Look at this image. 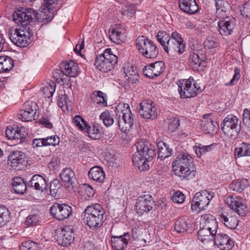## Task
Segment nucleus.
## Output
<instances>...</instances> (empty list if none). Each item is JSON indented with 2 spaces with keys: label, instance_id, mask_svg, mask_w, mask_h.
<instances>
[{
  "label": "nucleus",
  "instance_id": "nucleus-1",
  "mask_svg": "<svg viewBox=\"0 0 250 250\" xmlns=\"http://www.w3.org/2000/svg\"><path fill=\"white\" fill-rule=\"evenodd\" d=\"M137 152L133 155L134 165L141 171L148 169V162L156 155L155 146L148 141L142 139L136 143Z\"/></svg>",
  "mask_w": 250,
  "mask_h": 250
},
{
  "label": "nucleus",
  "instance_id": "nucleus-2",
  "mask_svg": "<svg viewBox=\"0 0 250 250\" xmlns=\"http://www.w3.org/2000/svg\"><path fill=\"white\" fill-rule=\"evenodd\" d=\"M173 171L182 180H189L196 175V167L193 158L185 153L178 154L172 163Z\"/></svg>",
  "mask_w": 250,
  "mask_h": 250
},
{
  "label": "nucleus",
  "instance_id": "nucleus-3",
  "mask_svg": "<svg viewBox=\"0 0 250 250\" xmlns=\"http://www.w3.org/2000/svg\"><path fill=\"white\" fill-rule=\"evenodd\" d=\"M40 18L41 14L33 9L17 7V37L27 38L29 35L28 25L31 21H39Z\"/></svg>",
  "mask_w": 250,
  "mask_h": 250
},
{
  "label": "nucleus",
  "instance_id": "nucleus-4",
  "mask_svg": "<svg viewBox=\"0 0 250 250\" xmlns=\"http://www.w3.org/2000/svg\"><path fill=\"white\" fill-rule=\"evenodd\" d=\"M104 210L99 204L87 206L82 213L83 222L92 230H97L104 222Z\"/></svg>",
  "mask_w": 250,
  "mask_h": 250
},
{
  "label": "nucleus",
  "instance_id": "nucleus-5",
  "mask_svg": "<svg viewBox=\"0 0 250 250\" xmlns=\"http://www.w3.org/2000/svg\"><path fill=\"white\" fill-rule=\"evenodd\" d=\"M218 223L212 215L205 214L202 215L200 222V229L198 231L199 240L204 242L209 240L217 232Z\"/></svg>",
  "mask_w": 250,
  "mask_h": 250
},
{
  "label": "nucleus",
  "instance_id": "nucleus-6",
  "mask_svg": "<svg viewBox=\"0 0 250 250\" xmlns=\"http://www.w3.org/2000/svg\"><path fill=\"white\" fill-rule=\"evenodd\" d=\"M117 62L118 57L112 53L111 48H108L102 54L97 56L95 65L100 71L107 72L111 71Z\"/></svg>",
  "mask_w": 250,
  "mask_h": 250
},
{
  "label": "nucleus",
  "instance_id": "nucleus-7",
  "mask_svg": "<svg viewBox=\"0 0 250 250\" xmlns=\"http://www.w3.org/2000/svg\"><path fill=\"white\" fill-rule=\"evenodd\" d=\"M214 193L204 190L196 193L192 198L191 209L192 212L198 213L206 209L210 201L214 197Z\"/></svg>",
  "mask_w": 250,
  "mask_h": 250
},
{
  "label": "nucleus",
  "instance_id": "nucleus-8",
  "mask_svg": "<svg viewBox=\"0 0 250 250\" xmlns=\"http://www.w3.org/2000/svg\"><path fill=\"white\" fill-rule=\"evenodd\" d=\"M178 90L182 98L194 97L201 92L196 81L190 77L187 80H183L178 85Z\"/></svg>",
  "mask_w": 250,
  "mask_h": 250
},
{
  "label": "nucleus",
  "instance_id": "nucleus-9",
  "mask_svg": "<svg viewBox=\"0 0 250 250\" xmlns=\"http://www.w3.org/2000/svg\"><path fill=\"white\" fill-rule=\"evenodd\" d=\"M78 70V66L73 61L62 62L60 64V69H57L53 72V75L56 79H60L63 82L69 81L64 76L75 77Z\"/></svg>",
  "mask_w": 250,
  "mask_h": 250
},
{
  "label": "nucleus",
  "instance_id": "nucleus-10",
  "mask_svg": "<svg viewBox=\"0 0 250 250\" xmlns=\"http://www.w3.org/2000/svg\"><path fill=\"white\" fill-rule=\"evenodd\" d=\"M236 116L233 114L227 115L223 122L221 129L224 134L230 137H235L238 135L241 130L240 124H238Z\"/></svg>",
  "mask_w": 250,
  "mask_h": 250
},
{
  "label": "nucleus",
  "instance_id": "nucleus-11",
  "mask_svg": "<svg viewBox=\"0 0 250 250\" xmlns=\"http://www.w3.org/2000/svg\"><path fill=\"white\" fill-rule=\"evenodd\" d=\"M38 106L33 101H28L23 104L18 113L19 118L22 121L29 122L36 120L38 117Z\"/></svg>",
  "mask_w": 250,
  "mask_h": 250
},
{
  "label": "nucleus",
  "instance_id": "nucleus-12",
  "mask_svg": "<svg viewBox=\"0 0 250 250\" xmlns=\"http://www.w3.org/2000/svg\"><path fill=\"white\" fill-rule=\"evenodd\" d=\"M226 204L240 216H245L248 211L246 199L239 196L229 195L225 200Z\"/></svg>",
  "mask_w": 250,
  "mask_h": 250
},
{
  "label": "nucleus",
  "instance_id": "nucleus-13",
  "mask_svg": "<svg viewBox=\"0 0 250 250\" xmlns=\"http://www.w3.org/2000/svg\"><path fill=\"white\" fill-rule=\"evenodd\" d=\"M73 122L81 130L86 132L91 138L96 140L100 138L101 129L97 125L94 124L92 126H89L80 115H76L73 119Z\"/></svg>",
  "mask_w": 250,
  "mask_h": 250
},
{
  "label": "nucleus",
  "instance_id": "nucleus-14",
  "mask_svg": "<svg viewBox=\"0 0 250 250\" xmlns=\"http://www.w3.org/2000/svg\"><path fill=\"white\" fill-rule=\"evenodd\" d=\"M49 211L52 217L59 221H63L72 214V207L65 203H54L50 208Z\"/></svg>",
  "mask_w": 250,
  "mask_h": 250
},
{
  "label": "nucleus",
  "instance_id": "nucleus-15",
  "mask_svg": "<svg viewBox=\"0 0 250 250\" xmlns=\"http://www.w3.org/2000/svg\"><path fill=\"white\" fill-rule=\"evenodd\" d=\"M217 22V31L222 36L231 35L236 25V20L232 16H220Z\"/></svg>",
  "mask_w": 250,
  "mask_h": 250
},
{
  "label": "nucleus",
  "instance_id": "nucleus-16",
  "mask_svg": "<svg viewBox=\"0 0 250 250\" xmlns=\"http://www.w3.org/2000/svg\"><path fill=\"white\" fill-rule=\"evenodd\" d=\"M138 112L145 119L153 120L157 117V108L154 103L148 100H144L139 104Z\"/></svg>",
  "mask_w": 250,
  "mask_h": 250
},
{
  "label": "nucleus",
  "instance_id": "nucleus-17",
  "mask_svg": "<svg viewBox=\"0 0 250 250\" xmlns=\"http://www.w3.org/2000/svg\"><path fill=\"white\" fill-rule=\"evenodd\" d=\"M126 108L123 110L122 117H119L118 123L119 128L123 132L126 133L129 131L133 127L134 123L135 116L129 109V106L126 104Z\"/></svg>",
  "mask_w": 250,
  "mask_h": 250
},
{
  "label": "nucleus",
  "instance_id": "nucleus-18",
  "mask_svg": "<svg viewBox=\"0 0 250 250\" xmlns=\"http://www.w3.org/2000/svg\"><path fill=\"white\" fill-rule=\"evenodd\" d=\"M154 201L153 197L149 194H143L137 199L135 204V209L138 214L142 215L147 213L153 208Z\"/></svg>",
  "mask_w": 250,
  "mask_h": 250
},
{
  "label": "nucleus",
  "instance_id": "nucleus-19",
  "mask_svg": "<svg viewBox=\"0 0 250 250\" xmlns=\"http://www.w3.org/2000/svg\"><path fill=\"white\" fill-rule=\"evenodd\" d=\"M214 244L221 250H230L234 246L233 240L226 234L218 232L211 237Z\"/></svg>",
  "mask_w": 250,
  "mask_h": 250
},
{
  "label": "nucleus",
  "instance_id": "nucleus-20",
  "mask_svg": "<svg viewBox=\"0 0 250 250\" xmlns=\"http://www.w3.org/2000/svg\"><path fill=\"white\" fill-rule=\"evenodd\" d=\"M164 69V62L158 61L145 66L143 72L147 77L153 79L159 76L163 72Z\"/></svg>",
  "mask_w": 250,
  "mask_h": 250
},
{
  "label": "nucleus",
  "instance_id": "nucleus-21",
  "mask_svg": "<svg viewBox=\"0 0 250 250\" xmlns=\"http://www.w3.org/2000/svg\"><path fill=\"white\" fill-rule=\"evenodd\" d=\"M74 239L73 227L68 226L62 228L57 237V241L60 245L63 246L71 244Z\"/></svg>",
  "mask_w": 250,
  "mask_h": 250
},
{
  "label": "nucleus",
  "instance_id": "nucleus-22",
  "mask_svg": "<svg viewBox=\"0 0 250 250\" xmlns=\"http://www.w3.org/2000/svg\"><path fill=\"white\" fill-rule=\"evenodd\" d=\"M130 236L128 232L124 233L120 236H111L112 247L116 250H126Z\"/></svg>",
  "mask_w": 250,
  "mask_h": 250
},
{
  "label": "nucleus",
  "instance_id": "nucleus-23",
  "mask_svg": "<svg viewBox=\"0 0 250 250\" xmlns=\"http://www.w3.org/2000/svg\"><path fill=\"white\" fill-rule=\"evenodd\" d=\"M191 220L186 216L178 219L175 222L174 229L179 233H191L194 229Z\"/></svg>",
  "mask_w": 250,
  "mask_h": 250
},
{
  "label": "nucleus",
  "instance_id": "nucleus-24",
  "mask_svg": "<svg viewBox=\"0 0 250 250\" xmlns=\"http://www.w3.org/2000/svg\"><path fill=\"white\" fill-rule=\"evenodd\" d=\"M211 115L212 114L204 115L201 122V126L203 130L208 133L217 132L219 127L218 123L213 121L210 118Z\"/></svg>",
  "mask_w": 250,
  "mask_h": 250
},
{
  "label": "nucleus",
  "instance_id": "nucleus-25",
  "mask_svg": "<svg viewBox=\"0 0 250 250\" xmlns=\"http://www.w3.org/2000/svg\"><path fill=\"white\" fill-rule=\"evenodd\" d=\"M220 221L227 228L235 229L238 224V221L233 211H223L220 215Z\"/></svg>",
  "mask_w": 250,
  "mask_h": 250
},
{
  "label": "nucleus",
  "instance_id": "nucleus-26",
  "mask_svg": "<svg viewBox=\"0 0 250 250\" xmlns=\"http://www.w3.org/2000/svg\"><path fill=\"white\" fill-rule=\"evenodd\" d=\"M29 186L41 192H46L47 191L46 180L39 174H35L32 176L29 182Z\"/></svg>",
  "mask_w": 250,
  "mask_h": 250
},
{
  "label": "nucleus",
  "instance_id": "nucleus-27",
  "mask_svg": "<svg viewBox=\"0 0 250 250\" xmlns=\"http://www.w3.org/2000/svg\"><path fill=\"white\" fill-rule=\"evenodd\" d=\"M180 9L185 13L193 14L198 10L195 0H179Z\"/></svg>",
  "mask_w": 250,
  "mask_h": 250
},
{
  "label": "nucleus",
  "instance_id": "nucleus-28",
  "mask_svg": "<svg viewBox=\"0 0 250 250\" xmlns=\"http://www.w3.org/2000/svg\"><path fill=\"white\" fill-rule=\"evenodd\" d=\"M185 44L184 42L169 41L167 42V46H165L164 50L167 54H174L178 53L182 54L185 51Z\"/></svg>",
  "mask_w": 250,
  "mask_h": 250
},
{
  "label": "nucleus",
  "instance_id": "nucleus-29",
  "mask_svg": "<svg viewBox=\"0 0 250 250\" xmlns=\"http://www.w3.org/2000/svg\"><path fill=\"white\" fill-rule=\"evenodd\" d=\"M60 176L65 186L67 188L70 186L73 187L76 177L74 172L70 168L63 169L60 173Z\"/></svg>",
  "mask_w": 250,
  "mask_h": 250
},
{
  "label": "nucleus",
  "instance_id": "nucleus-30",
  "mask_svg": "<svg viewBox=\"0 0 250 250\" xmlns=\"http://www.w3.org/2000/svg\"><path fill=\"white\" fill-rule=\"evenodd\" d=\"M88 176L93 180L102 183L105 178V173L101 167L95 166L90 168L88 172Z\"/></svg>",
  "mask_w": 250,
  "mask_h": 250
},
{
  "label": "nucleus",
  "instance_id": "nucleus-31",
  "mask_svg": "<svg viewBox=\"0 0 250 250\" xmlns=\"http://www.w3.org/2000/svg\"><path fill=\"white\" fill-rule=\"evenodd\" d=\"M14 66V61L8 56H0V73L9 72Z\"/></svg>",
  "mask_w": 250,
  "mask_h": 250
},
{
  "label": "nucleus",
  "instance_id": "nucleus-32",
  "mask_svg": "<svg viewBox=\"0 0 250 250\" xmlns=\"http://www.w3.org/2000/svg\"><path fill=\"white\" fill-rule=\"evenodd\" d=\"M124 72L126 80L128 83L134 84L139 82V75L134 67L127 65L124 67Z\"/></svg>",
  "mask_w": 250,
  "mask_h": 250
},
{
  "label": "nucleus",
  "instance_id": "nucleus-33",
  "mask_svg": "<svg viewBox=\"0 0 250 250\" xmlns=\"http://www.w3.org/2000/svg\"><path fill=\"white\" fill-rule=\"evenodd\" d=\"M250 186L249 181L245 178L233 181L229 185L231 190L241 192Z\"/></svg>",
  "mask_w": 250,
  "mask_h": 250
},
{
  "label": "nucleus",
  "instance_id": "nucleus-34",
  "mask_svg": "<svg viewBox=\"0 0 250 250\" xmlns=\"http://www.w3.org/2000/svg\"><path fill=\"white\" fill-rule=\"evenodd\" d=\"M28 144V132L24 127L17 126V145L23 146Z\"/></svg>",
  "mask_w": 250,
  "mask_h": 250
},
{
  "label": "nucleus",
  "instance_id": "nucleus-35",
  "mask_svg": "<svg viewBox=\"0 0 250 250\" xmlns=\"http://www.w3.org/2000/svg\"><path fill=\"white\" fill-rule=\"evenodd\" d=\"M157 146L158 148V157L161 159H164L171 156L173 150L170 148L168 144L165 142H159Z\"/></svg>",
  "mask_w": 250,
  "mask_h": 250
},
{
  "label": "nucleus",
  "instance_id": "nucleus-36",
  "mask_svg": "<svg viewBox=\"0 0 250 250\" xmlns=\"http://www.w3.org/2000/svg\"><path fill=\"white\" fill-rule=\"evenodd\" d=\"M216 145V144H212L209 145L204 146L200 143H196L193 149L197 156L201 157L207 152L211 151Z\"/></svg>",
  "mask_w": 250,
  "mask_h": 250
},
{
  "label": "nucleus",
  "instance_id": "nucleus-37",
  "mask_svg": "<svg viewBox=\"0 0 250 250\" xmlns=\"http://www.w3.org/2000/svg\"><path fill=\"white\" fill-rule=\"evenodd\" d=\"M236 158L244 156H250V144L243 143L235 149Z\"/></svg>",
  "mask_w": 250,
  "mask_h": 250
},
{
  "label": "nucleus",
  "instance_id": "nucleus-38",
  "mask_svg": "<svg viewBox=\"0 0 250 250\" xmlns=\"http://www.w3.org/2000/svg\"><path fill=\"white\" fill-rule=\"evenodd\" d=\"M215 1V6L216 8V17L220 18V16L225 17L228 16L226 13L228 8L229 6V3L223 0H214Z\"/></svg>",
  "mask_w": 250,
  "mask_h": 250
},
{
  "label": "nucleus",
  "instance_id": "nucleus-39",
  "mask_svg": "<svg viewBox=\"0 0 250 250\" xmlns=\"http://www.w3.org/2000/svg\"><path fill=\"white\" fill-rule=\"evenodd\" d=\"M189 61L190 65L193 69L197 70L199 66L204 62V61L200 58L198 53L194 51H191L189 53Z\"/></svg>",
  "mask_w": 250,
  "mask_h": 250
},
{
  "label": "nucleus",
  "instance_id": "nucleus-40",
  "mask_svg": "<svg viewBox=\"0 0 250 250\" xmlns=\"http://www.w3.org/2000/svg\"><path fill=\"white\" fill-rule=\"evenodd\" d=\"M136 46L139 52L143 55L147 45L151 43V41L146 38L145 36H140L136 40Z\"/></svg>",
  "mask_w": 250,
  "mask_h": 250
},
{
  "label": "nucleus",
  "instance_id": "nucleus-41",
  "mask_svg": "<svg viewBox=\"0 0 250 250\" xmlns=\"http://www.w3.org/2000/svg\"><path fill=\"white\" fill-rule=\"evenodd\" d=\"M158 54V49L156 45L151 41V43L147 45L142 55L147 58H155Z\"/></svg>",
  "mask_w": 250,
  "mask_h": 250
},
{
  "label": "nucleus",
  "instance_id": "nucleus-42",
  "mask_svg": "<svg viewBox=\"0 0 250 250\" xmlns=\"http://www.w3.org/2000/svg\"><path fill=\"white\" fill-rule=\"evenodd\" d=\"M100 119L103 121L106 127L110 126L114 123V115L106 110L102 113L100 116Z\"/></svg>",
  "mask_w": 250,
  "mask_h": 250
},
{
  "label": "nucleus",
  "instance_id": "nucleus-43",
  "mask_svg": "<svg viewBox=\"0 0 250 250\" xmlns=\"http://www.w3.org/2000/svg\"><path fill=\"white\" fill-rule=\"evenodd\" d=\"M157 39L164 50L165 46L167 45V42H169V34L165 31H159L157 33Z\"/></svg>",
  "mask_w": 250,
  "mask_h": 250
},
{
  "label": "nucleus",
  "instance_id": "nucleus-44",
  "mask_svg": "<svg viewBox=\"0 0 250 250\" xmlns=\"http://www.w3.org/2000/svg\"><path fill=\"white\" fill-rule=\"evenodd\" d=\"M79 192L83 193V198L85 200H89L93 197L95 194V190L91 186L85 184L80 188Z\"/></svg>",
  "mask_w": 250,
  "mask_h": 250
},
{
  "label": "nucleus",
  "instance_id": "nucleus-45",
  "mask_svg": "<svg viewBox=\"0 0 250 250\" xmlns=\"http://www.w3.org/2000/svg\"><path fill=\"white\" fill-rule=\"evenodd\" d=\"M40 244L31 241H27L21 243L19 246V250H40Z\"/></svg>",
  "mask_w": 250,
  "mask_h": 250
},
{
  "label": "nucleus",
  "instance_id": "nucleus-46",
  "mask_svg": "<svg viewBox=\"0 0 250 250\" xmlns=\"http://www.w3.org/2000/svg\"><path fill=\"white\" fill-rule=\"evenodd\" d=\"M109 37L112 41L118 43L124 40V35L118 29L113 28L109 31Z\"/></svg>",
  "mask_w": 250,
  "mask_h": 250
},
{
  "label": "nucleus",
  "instance_id": "nucleus-47",
  "mask_svg": "<svg viewBox=\"0 0 250 250\" xmlns=\"http://www.w3.org/2000/svg\"><path fill=\"white\" fill-rule=\"evenodd\" d=\"M27 185L24 179L17 176V194H24L26 193Z\"/></svg>",
  "mask_w": 250,
  "mask_h": 250
},
{
  "label": "nucleus",
  "instance_id": "nucleus-48",
  "mask_svg": "<svg viewBox=\"0 0 250 250\" xmlns=\"http://www.w3.org/2000/svg\"><path fill=\"white\" fill-rule=\"evenodd\" d=\"M9 211L4 206H0V228L5 225L9 217Z\"/></svg>",
  "mask_w": 250,
  "mask_h": 250
},
{
  "label": "nucleus",
  "instance_id": "nucleus-49",
  "mask_svg": "<svg viewBox=\"0 0 250 250\" xmlns=\"http://www.w3.org/2000/svg\"><path fill=\"white\" fill-rule=\"evenodd\" d=\"M62 187V184L60 181L57 179H55L50 182V195L56 197L57 195L59 190Z\"/></svg>",
  "mask_w": 250,
  "mask_h": 250
},
{
  "label": "nucleus",
  "instance_id": "nucleus-50",
  "mask_svg": "<svg viewBox=\"0 0 250 250\" xmlns=\"http://www.w3.org/2000/svg\"><path fill=\"white\" fill-rule=\"evenodd\" d=\"M92 98L94 99V102L97 104H102L104 106L107 105L106 96L102 92L100 91H97L96 94L94 95V96H93Z\"/></svg>",
  "mask_w": 250,
  "mask_h": 250
},
{
  "label": "nucleus",
  "instance_id": "nucleus-51",
  "mask_svg": "<svg viewBox=\"0 0 250 250\" xmlns=\"http://www.w3.org/2000/svg\"><path fill=\"white\" fill-rule=\"evenodd\" d=\"M180 125V120L178 117H172L168 122V130L172 132L175 131Z\"/></svg>",
  "mask_w": 250,
  "mask_h": 250
},
{
  "label": "nucleus",
  "instance_id": "nucleus-52",
  "mask_svg": "<svg viewBox=\"0 0 250 250\" xmlns=\"http://www.w3.org/2000/svg\"><path fill=\"white\" fill-rule=\"evenodd\" d=\"M56 84L54 82L45 86L43 89V92L44 94L45 98L51 97L55 91Z\"/></svg>",
  "mask_w": 250,
  "mask_h": 250
},
{
  "label": "nucleus",
  "instance_id": "nucleus-53",
  "mask_svg": "<svg viewBox=\"0 0 250 250\" xmlns=\"http://www.w3.org/2000/svg\"><path fill=\"white\" fill-rule=\"evenodd\" d=\"M44 138L45 146H55L60 143V138L56 135L48 136Z\"/></svg>",
  "mask_w": 250,
  "mask_h": 250
},
{
  "label": "nucleus",
  "instance_id": "nucleus-54",
  "mask_svg": "<svg viewBox=\"0 0 250 250\" xmlns=\"http://www.w3.org/2000/svg\"><path fill=\"white\" fill-rule=\"evenodd\" d=\"M204 45L206 48L209 49L216 47L217 42L214 37L209 36L208 37L205 41L204 42Z\"/></svg>",
  "mask_w": 250,
  "mask_h": 250
},
{
  "label": "nucleus",
  "instance_id": "nucleus-55",
  "mask_svg": "<svg viewBox=\"0 0 250 250\" xmlns=\"http://www.w3.org/2000/svg\"><path fill=\"white\" fill-rule=\"evenodd\" d=\"M40 217L37 214H33L29 215L25 221L26 224L27 225H36L40 221Z\"/></svg>",
  "mask_w": 250,
  "mask_h": 250
},
{
  "label": "nucleus",
  "instance_id": "nucleus-56",
  "mask_svg": "<svg viewBox=\"0 0 250 250\" xmlns=\"http://www.w3.org/2000/svg\"><path fill=\"white\" fill-rule=\"evenodd\" d=\"M172 199L174 202L181 204L185 201V196L181 191H177L173 194Z\"/></svg>",
  "mask_w": 250,
  "mask_h": 250
},
{
  "label": "nucleus",
  "instance_id": "nucleus-57",
  "mask_svg": "<svg viewBox=\"0 0 250 250\" xmlns=\"http://www.w3.org/2000/svg\"><path fill=\"white\" fill-rule=\"evenodd\" d=\"M243 122L245 126L250 130V109L245 108L244 110Z\"/></svg>",
  "mask_w": 250,
  "mask_h": 250
},
{
  "label": "nucleus",
  "instance_id": "nucleus-58",
  "mask_svg": "<svg viewBox=\"0 0 250 250\" xmlns=\"http://www.w3.org/2000/svg\"><path fill=\"white\" fill-rule=\"evenodd\" d=\"M6 137L9 140H14L16 139V130L15 127L11 125H8L5 131Z\"/></svg>",
  "mask_w": 250,
  "mask_h": 250
},
{
  "label": "nucleus",
  "instance_id": "nucleus-59",
  "mask_svg": "<svg viewBox=\"0 0 250 250\" xmlns=\"http://www.w3.org/2000/svg\"><path fill=\"white\" fill-rule=\"evenodd\" d=\"M7 165L8 166L15 169L16 167V151L11 150L7 160Z\"/></svg>",
  "mask_w": 250,
  "mask_h": 250
},
{
  "label": "nucleus",
  "instance_id": "nucleus-60",
  "mask_svg": "<svg viewBox=\"0 0 250 250\" xmlns=\"http://www.w3.org/2000/svg\"><path fill=\"white\" fill-rule=\"evenodd\" d=\"M241 12L243 17H250V0L246 1L244 4L243 9L241 10Z\"/></svg>",
  "mask_w": 250,
  "mask_h": 250
},
{
  "label": "nucleus",
  "instance_id": "nucleus-61",
  "mask_svg": "<svg viewBox=\"0 0 250 250\" xmlns=\"http://www.w3.org/2000/svg\"><path fill=\"white\" fill-rule=\"evenodd\" d=\"M70 101L66 94L62 95L61 96L59 97L58 104L59 106H63L66 105L68 106V105L70 104Z\"/></svg>",
  "mask_w": 250,
  "mask_h": 250
},
{
  "label": "nucleus",
  "instance_id": "nucleus-62",
  "mask_svg": "<svg viewBox=\"0 0 250 250\" xmlns=\"http://www.w3.org/2000/svg\"><path fill=\"white\" fill-rule=\"evenodd\" d=\"M32 146L33 148L45 146L44 138H36L33 139L32 142Z\"/></svg>",
  "mask_w": 250,
  "mask_h": 250
},
{
  "label": "nucleus",
  "instance_id": "nucleus-63",
  "mask_svg": "<svg viewBox=\"0 0 250 250\" xmlns=\"http://www.w3.org/2000/svg\"><path fill=\"white\" fill-rule=\"evenodd\" d=\"M27 38L24 37H17V46L24 47L28 45Z\"/></svg>",
  "mask_w": 250,
  "mask_h": 250
},
{
  "label": "nucleus",
  "instance_id": "nucleus-64",
  "mask_svg": "<svg viewBox=\"0 0 250 250\" xmlns=\"http://www.w3.org/2000/svg\"><path fill=\"white\" fill-rule=\"evenodd\" d=\"M169 41H174L175 42H184V40L181 38V35L177 32H172L171 36L169 35Z\"/></svg>",
  "mask_w": 250,
  "mask_h": 250
}]
</instances>
